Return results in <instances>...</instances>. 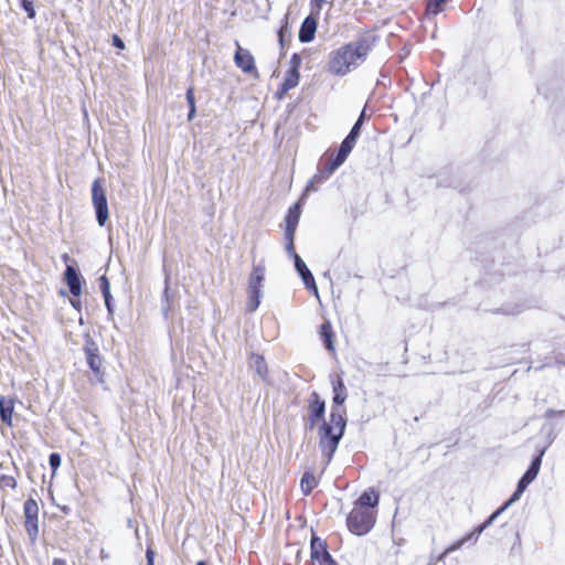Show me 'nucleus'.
I'll use <instances>...</instances> for the list:
<instances>
[{"label": "nucleus", "mask_w": 565, "mask_h": 565, "mask_svg": "<svg viewBox=\"0 0 565 565\" xmlns=\"http://www.w3.org/2000/svg\"><path fill=\"white\" fill-rule=\"evenodd\" d=\"M371 51L367 41H354L341 45L328 55L326 72L334 77H344L363 64Z\"/></svg>", "instance_id": "nucleus-2"}, {"label": "nucleus", "mask_w": 565, "mask_h": 565, "mask_svg": "<svg viewBox=\"0 0 565 565\" xmlns=\"http://www.w3.org/2000/svg\"><path fill=\"white\" fill-rule=\"evenodd\" d=\"M317 31V20L312 15L305 19L299 31V40L303 43L313 40Z\"/></svg>", "instance_id": "nucleus-15"}, {"label": "nucleus", "mask_w": 565, "mask_h": 565, "mask_svg": "<svg viewBox=\"0 0 565 565\" xmlns=\"http://www.w3.org/2000/svg\"><path fill=\"white\" fill-rule=\"evenodd\" d=\"M326 0H311V15L319 14Z\"/></svg>", "instance_id": "nucleus-28"}, {"label": "nucleus", "mask_w": 565, "mask_h": 565, "mask_svg": "<svg viewBox=\"0 0 565 565\" xmlns=\"http://www.w3.org/2000/svg\"><path fill=\"white\" fill-rule=\"evenodd\" d=\"M541 457L542 454L532 461L530 468L519 481L515 492L504 504L507 508L511 505L513 502L518 501L522 493L524 492V490L526 489V487L537 477L541 467Z\"/></svg>", "instance_id": "nucleus-7"}, {"label": "nucleus", "mask_w": 565, "mask_h": 565, "mask_svg": "<svg viewBox=\"0 0 565 565\" xmlns=\"http://www.w3.org/2000/svg\"><path fill=\"white\" fill-rule=\"evenodd\" d=\"M361 120H358L352 127L350 134L342 141L338 154L329 163V174H332L348 158L349 153L353 149L355 141L360 134Z\"/></svg>", "instance_id": "nucleus-6"}, {"label": "nucleus", "mask_w": 565, "mask_h": 565, "mask_svg": "<svg viewBox=\"0 0 565 565\" xmlns=\"http://www.w3.org/2000/svg\"><path fill=\"white\" fill-rule=\"evenodd\" d=\"M507 509L505 505L501 507L499 510H497L493 514L490 515V518L480 526L476 527L471 533L466 535V537L470 541H477L479 535L493 523V521L498 518V515L503 512Z\"/></svg>", "instance_id": "nucleus-19"}, {"label": "nucleus", "mask_w": 565, "mask_h": 565, "mask_svg": "<svg viewBox=\"0 0 565 565\" xmlns=\"http://www.w3.org/2000/svg\"><path fill=\"white\" fill-rule=\"evenodd\" d=\"M104 297L107 299L110 296L109 284L105 276L100 278Z\"/></svg>", "instance_id": "nucleus-31"}, {"label": "nucleus", "mask_w": 565, "mask_h": 565, "mask_svg": "<svg viewBox=\"0 0 565 565\" xmlns=\"http://www.w3.org/2000/svg\"><path fill=\"white\" fill-rule=\"evenodd\" d=\"M14 404L13 399L7 398L4 396L0 397V417L2 422L12 425V415H13Z\"/></svg>", "instance_id": "nucleus-16"}, {"label": "nucleus", "mask_w": 565, "mask_h": 565, "mask_svg": "<svg viewBox=\"0 0 565 565\" xmlns=\"http://www.w3.org/2000/svg\"><path fill=\"white\" fill-rule=\"evenodd\" d=\"M196 565H206V564L203 561H201Z\"/></svg>", "instance_id": "nucleus-41"}, {"label": "nucleus", "mask_w": 565, "mask_h": 565, "mask_svg": "<svg viewBox=\"0 0 565 565\" xmlns=\"http://www.w3.org/2000/svg\"><path fill=\"white\" fill-rule=\"evenodd\" d=\"M64 277L71 294L78 297L82 292V280L76 269L72 266H67Z\"/></svg>", "instance_id": "nucleus-12"}, {"label": "nucleus", "mask_w": 565, "mask_h": 565, "mask_svg": "<svg viewBox=\"0 0 565 565\" xmlns=\"http://www.w3.org/2000/svg\"><path fill=\"white\" fill-rule=\"evenodd\" d=\"M147 565H153L154 563V553L152 550L148 548L146 553Z\"/></svg>", "instance_id": "nucleus-34"}, {"label": "nucleus", "mask_w": 565, "mask_h": 565, "mask_svg": "<svg viewBox=\"0 0 565 565\" xmlns=\"http://www.w3.org/2000/svg\"><path fill=\"white\" fill-rule=\"evenodd\" d=\"M324 414V402L317 393H312L309 401V418L311 425H315Z\"/></svg>", "instance_id": "nucleus-13"}, {"label": "nucleus", "mask_w": 565, "mask_h": 565, "mask_svg": "<svg viewBox=\"0 0 565 565\" xmlns=\"http://www.w3.org/2000/svg\"><path fill=\"white\" fill-rule=\"evenodd\" d=\"M288 238V245H287V252L290 254H296L294 250V236L287 237Z\"/></svg>", "instance_id": "nucleus-35"}, {"label": "nucleus", "mask_w": 565, "mask_h": 565, "mask_svg": "<svg viewBox=\"0 0 565 565\" xmlns=\"http://www.w3.org/2000/svg\"><path fill=\"white\" fill-rule=\"evenodd\" d=\"M109 298H110V296H109L107 299L105 298V303H106L107 309L110 311V310H111V308H110V301H109Z\"/></svg>", "instance_id": "nucleus-38"}, {"label": "nucleus", "mask_w": 565, "mask_h": 565, "mask_svg": "<svg viewBox=\"0 0 565 565\" xmlns=\"http://www.w3.org/2000/svg\"><path fill=\"white\" fill-rule=\"evenodd\" d=\"M318 484V479L311 472H306L300 481V488L305 494H309Z\"/></svg>", "instance_id": "nucleus-21"}, {"label": "nucleus", "mask_w": 565, "mask_h": 565, "mask_svg": "<svg viewBox=\"0 0 565 565\" xmlns=\"http://www.w3.org/2000/svg\"><path fill=\"white\" fill-rule=\"evenodd\" d=\"M379 503V494L374 490H367L361 494L358 504L359 508L376 507Z\"/></svg>", "instance_id": "nucleus-20"}, {"label": "nucleus", "mask_w": 565, "mask_h": 565, "mask_svg": "<svg viewBox=\"0 0 565 565\" xmlns=\"http://www.w3.org/2000/svg\"><path fill=\"white\" fill-rule=\"evenodd\" d=\"M186 102L189 104V108L195 107L194 92L193 88H189L186 92Z\"/></svg>", "instance_id": "nucleus-32"}, {"label": "nucleus", "mask_w": 565, "mask_h": 565, "mask_svg": "<svg viewBox=\"0 0 565 565\" xmlns=\"http://www.w3.org/2000/svg\"><path fill=\"white\" fill-rule=\"evenodd\" d=\"M348 527L356 535H364L375 523V513L367 509L354 508L348 516Z\"/></svg>", "instance_id": "nucleus-4"}, {"label": "nucleus", "mask_w": 565, "mask_h": 565, "mask_svg": "<svg viewBox=\"0 0 565 565\" xmlns=\"http://www.w3.org/2000/svg\"><path fill=\"white\" fill-rule=\"evenodd\" d=\"M52 565H66V562L62 558H54Z\"/></svg>", "instance_id": "nucleus-37"}, {"label": "nucleus", "mask_w": 565, "mask_h": 565, "mask_svg": "<svg viewBox=\"0 0 565 565\" xmlns=\"http://www.w3.org/2000/svg\"><path fill=\"white\" fill-rule=\"evenodd\" d=\"M295 259V267L298 274L301 276L303 284L306 287L315 292V295L318 297V288L316 286L315 278L311 274V271L308 269L305 262L300 258L298 254H294Z\"/></svg>", "instance_id": "nucleus-11"}, {"label": "nucleus", "mask_w": 565, "mask_h": 565, "mask_svg": "<svg viewBox=\"0 0 565 565\" xmlns=\"http://www.w3.org/2000/svg\"><path fill=\"white\" fill-rule=\"evenodd\" d=\"M86 356L89 367L95 372L98 373L102 366V359L96 353L95 349H86Z\"/></svg>", "instance_id": "nucleus-23"}, {"label": "nucleus", "mask_w": 565, "mask_h": 565, "mask_svg": "<svg viewBox=\"0 0 565 565\" xmlns=\"http://www.w3.org/2000/svg\"><path fill=\"white\" fill-rule=\"evenodd\" d=\"M329 166L327 167V171L326 172H319L317 174H315L310 180L309 182L307 183L306 185V189L303 191V196L308 195V193L310 191H316V188L315 185L318 184V183H322L324 182L328 178H329Z\"/></svg>", "instance_id": "nucleus-22"}, {"label": "nucleus", "mask_w": 565, "mask_h": 565, "mask_svg": "<svg viewBox=\"0 0 565 565\" xmlns=\"http://www.w3.org/2000/svg\"><path fill=\"white\" fill-rule=\"evenodd\" d=\"M92 203L96 212V220L99 226H104L109 217L107 198L100 179L92 184Z\"/></svg>", "instance_id": "nucleus-5"}, {"label": "nucleus", "mask_w": 565, "mask_h": 565, "mask_svg": "<svg viewBox=\"0 0 565 565\" xmlns=\"http://www.w3.org/2000/svg\"><path fill=\"white\" fill-rule=\"evenodd\" d=\"M301 214L300 203H296L288 210L286 216V236L291 237L295 236L296 227L298 225L299 218Z\"/></svg>", "instance_id": "nucleus-14"}, {"label": "nucleus", "mask_w": 565, "mask_h": 565, "mask_svg": "<svg viewBox=\"0 0 565 565\" xmlns=\"http://www.w3.org/2000/svg\"><path fill=\"white\" fill-rule=\"evenodd\" d=\"M250 367L258 374L262 380H266L268 369L265 359L262 355L253 354L249 359Z\"/></svg>", "instance_id": "nucleus-18"}, {"label": "nucleus", "mask_w": 565, "mask_h": 565, "mask_svg": "<svg viewBox=\"0 0 565 565\" xmlns=\"http://www.w3.org/2000/svg\"><path fill=\"white\" fill-rule=\"evenodd\" d=\"M266 276V266L264 262L255 264L248 277L246 309L255 311L260 303L262 288Z\"/></svg>", "instance_id": "nucleus-3"}, {"label": "nucleus", "mask_w": 565, "mask_h": 565, "mask_svg": "<svg viewBox=\"0 0 565 565\" xmlns=\"http://www.w3.org/2000/svg\"><path fill=\"white\" fill-rule=\"evenodd\" d=\"M312 565H337L326 548L324 542L318 537L311 540Z\"/></svg>", "instance_id": "nucleus-9"}, {"label": "nucleus", "mask_w": 565, "mask_h": 565, "mask_svg": "<svg viewBox=\"0 0 565 565\" xmlns=\"http://www.w3.org/2000/svg\"><path fill=\"white\" fill-rule=\"evenodd\" d=\"M445 1L446 0H429L427 3V12L429 14H437Z\"/></svg>", "instance_id": "nucleus-26"}, {"label": "nucleus", "mask_w": 565, "mask_h": 565, "mask_svg": "<svg viewBox=\"0 0 565 565\" xmlns=\"http://www.w3.org/2000/svg\"><path fill=\"white\" fill-rule=\"evenodd\" d=\"M71 303H72V306H74V307H76V306H77V301H75V300H71Z\"/></svg>", "instance_id": "nucleus-40"}, {"label": "nucleus", "mask_w": 565, "mask_h": 565, "mask_svg": "<svg viewBox=\"0 0 565 565\" xmlns=\"http://www.w3.org/2000/svg\"><path fill=\"white\" fill-rule=\"evenodd\" d=\"M467 541H469L466 536L462 537L461 540L457 541L456 543L451 544L450 546H448L445 551V554H448V553H451L454 551H457L459 550Z\"/></svg>", "instance_id": "nucleus-30"}, {"label": "nucleus", "mask_w": 565, "mask_h": 565, "mask_svg": "<svg viewBox=\"0 0 565 565\" xmlns=\"http://www.w3.org/2000/svg\"><path fill=\"white\" fill-rule=\"evenodd\" d=\"M113 44L117 49H119V50H124L125 49V43L122 42V40L118 35H114L113 36Z\"/></svg>", "instance_id": "nucleus-33"}, {"label": "nucleus", "mask_w": 565, "mask_h": 565, "mask_svg": "<svg viewBox=\"0 0 565 565\" xmlns=\"http://www.w3.org/2000/svg\"><path fill=\"white\" fill-rule=\"evenodd\" d=\"M21 6H22L23 10L26 12V14H28V17L30 19H33L35 17V10H34L32 1H30V0H22L21 1Z\"/></svg>", "instance_id": "nucleus-27"}, {"label": "nucleus", "mask_w": 565, "mask_h": 565, "mask_svg": "<svg viewBox=\"0 0 565 565\" xmlns=\"http://www.w3.org/2000/svg\"><path fill=\"white\" fill-rule=\"evenodd\" d=\"M333 386V404L332 411L328 422H323L319 427V447L328 465L334 451L338 448L339 441L345 428L344 412L339 407L345 402L348 394L343 381L337 377L332 382Z\"/></svg>", "instance_id": "nucleus-1"}, {"label": "nucleus", "mask_w": 565, "mask_h": 565, "mask_svg": "<svg viewBox=\"0 0 565 565\" xmlns=\"http://www.w3.org/2000/svg\"><path fill=\"white\" fill-rule=\"evenodd\" d=\"M237 50L234 55L235 65L246 74L256 73L255 60L252 53L236 43Z\"/></svg>", "instance_id": "nucleus-10"}, {"label": "nucleus", "mask_w": 565, "mask_h": 565, "mask_svg": "<svg viewBox=\"0 0 565 565\" xmlns=\"http://www.w3.org/2000/svg\"><path fill=\"white\" fill-rule=\"evenodd\" d=\"M15 487H17V480L14 477L7 476V475H3L0 477V488L1 489H4V488L14 489Z\"/></svg>", "instance_id": "nucleus-25"}, {"label": "nucleus", "mask_w": 565, "mask_h": 565, "mask_svg": "<svg viewBox=\"0 0 565 565\" xmlns=\"http://www.w3.org/2000/svg\"><path fill=\"white\" fill-rule=\"evenodd\" d=\"M363 119H364V111H362V114H361V116H360V118L358 120H361V122H362Z\"/></svg>", "instance_id": "nucleus-39"}, {"label": "nucleus", "mask_w": 565, "mask_h": 565, "mask_svg": "<svg viewBox=\"0 0 565 565\" xmlns=\"http://www.w3.org/2000/svg\"><path fill=\"white\" fill-rule=\"evenodd\" d=\"M24 516H25V530L32 540H35L39 526H38V513L39 507L35 500L29 499L24 502Z\"/></svg>", "instance_id": "nucleus-8"}, {"label": "nucleus", "mask_w": 565, "mask_h": 565, "mask_svg": "<svg viewBox=\"0 0 565 565\" xmlns=\"http://www.w3.org/2000/svg\"><path fill=\"white\" fill-rule=\"evenodd\" d=\"M320 337L322 338L324 344H326V348L329 350V351H332L333 350V342H332V330H331V324L330 322H324L322 326H321V329H320Z\"/></svg>", "instance_id": "nucleus-24"}, {"label": "nucleus", "mask_w": 565, "mask_h": 565, "mask_svg": "<svg viewBox=\"0 0 565 565\" xmlns=\"http://www.w3.org/2000/svg\"><path fill=\"white\" fill-rule=\"evenodd\" d=\"M61 465V457L56 452H53L50 455V466L53 470V473H55V471L57 470V468L60 467Z\"/></svg>", "instance_id": "nucleus-29"}, {"label": "nucleus", "mask_w": 565, "mask_h": 565, "mask_svg": "<svg viewBox=\"0 0 565 565\" xmlns=\"http://www.w3.org/2000/svg\"><path fill=\"white\" fill-rule=\"evenodd\" d=\"M292 62L295 63L292 68L288 72L284 83H282V90L287 92L298 85L299 82V73H298V66L299 61L296 62V55L292 57Z\"/></svg>", "instance_id": "nucleus-17"}, {"label": "nucleus", "mask_w": 565, "mask_h": 565, "mask_svg": "<svg viewBox=\"0 0 565 565\" xmlns=\"http://www.w3.org/2000/svg\"><path fill=\"white\" fill-rule=\"evenodd\" d=\"M195 114H196V107L190 108L189 114H188V119L192 120L195 117Z\"/></svg>", "instance_id": "nucleus-36"}]
</instances>
